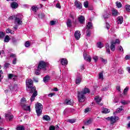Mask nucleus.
<instances>
[{"label":"nucleus","instance_id":"1","mask_svg":"<svg viewBox=\"0 0 130 130\" xmlns=\"http://www.w3.org/2000/svg\"><path fill=\"white\" fill-rule=\"evenodd\" d=\"M26 90L30 91V93H33L30 98V102H32L35 100V98L38 95L36 87H33V81L31 79H27L26 80Z\"/></svg>","mask_w":130,"mask_h":130},{"label":"nucleus","instance_id":"2","mask_svg":"<svg viewBox=\"0 0 130 130\" xmlns=\"http://www.w3.org/2000/svg\"><path fill=\"white\" fill-rule=\"evenodd\" d=\"M10 20H13L14 19V24L13 28L14 30H17L18 29V26L20 25H22L23 21H22V17H21V15L17 14L16 15H13L9 17Z\"/></svg>","mask_w":130,"mask_h":130},{"label":"nucleus","instance_id":"3","mask_svg":"<svg viewBox=\"0 0 130 130\" xmlns=\"http://www.w3.org/2000/svg\"><path fill=\"white\" fill-rule=\"evenodd\" d=\"M90 93V89L85 88L81 92H78V100L79 102H84L86 100V94Z\"/></svg>","mask_w":130,"mask_h":130},{"label":"nucleus","instance_id":"4","mask_svg":"<svg viewBox=\"0 0 130 130\" xmlns=\"http://www.w3.org/2000/svg\"><path fill=\"white\" fill-rule=\"evenodd\" d=\"M36 111L37 113V115L38 116H40L42 113V109H43V106L42 104L39 103H37L35 105Z\"/></svg>","mask_w":130,"mask_h":130},{"label":"nucleus","instance_id":"5","mask_svg":"<svg viewBox=\"0 0 130 130\" xmlns=\"http://www.w3.org/2000/svg\"><path fill=\"white\" fill-rule=\"evenodd\" d=\"M25 103H26V99L23 98L22 99H21V103H20V105L21 107H22L24 110H26L27 111H31L30 106H27L25 105Z\"/></svg>","mask_w":130,"mask_h":130},{"label":"nucleus","instance_id":"6","mask_svg":"<svg viewBox=\"0 0 130 130\" xmlns=\"http://www.w3.org/2000/svg\"><path fill=\"white\" fill-rule=\"evenodd\" d=\"M46 69V62L41 60L40 61L38 66V70H45Z\"/></svg>","mask_w":130,"mask_h":130},{"label":"nucleus","instance_id":"7","mask_svg":"<svg viewBox=\"0 0 130 130\" xmlns=\"http://www.w3.org/2000/svg\"><path fill=\"white\" fill-rule=\"evenodd\" d=\"M107 120H110L111 124H113L116 120H118V117H116V116L109 117L106 118Z\"/></svg>","mask_w":130,"mask_h":130},{"label":"nucleus","instance_id":"8","mask_svg":"<svg viewBox=\"0 0 130 130\" xmlns=\"http://www.w3.org/2000/svg\"><path fill=\"white\" fill-rule=\"evenodd\" d=\"M83 57L85 60H86V61H88L89 62H91V56L88 55L87 54V52L85 51L83 52Z\"/></svg>","mask_w":130,"mask_h":130},{"label":"nucleus","instance_id":"9","mask_svg":"<svg viewBox=\"0 0 130 130\" xmlns=\"http://www.w3.org/2000/svg\"><path fill=\"white\" fill-rule=\"evenodd\" d=\"M94 100H95V102H96L97 104H98L99 105H100L101 106H102V105H103V103H100V102H101V100H102V99L99 96L97 95L95 96Z\"/></svg>","mask_w":130,"mask_h":130},{"label":"nucleus","instance_id":"10","mask_svg":"<svg viewBox=\"0 0 130 130\" xmlns=\"http://www.w3.org/2000/svg\"><path fill=\"white\" fill-rule=\"evenodd\" d=\"M8 77L9 80H13V81H16L18 78L17 75H14L13 74H8Z\"/></svg>","mask_w":130,"mask_h":130},{"label":"nucleus","instance_id":"11","mask_svg":"<svg viewBox=\"0 0 130 130\" xmlns=\"http://www.w3.org/2000/svg\"><path fill=\"white\" fill-rule=\"evenodd\" d=\"M10 57L13 58L12 60L13 64H16V63H17V55L15 54L12 53L10 54Z\"/></svg>","mask_w":130,"mask_h":130},{"label":"nucleus","instance_id":"12","mask_svg":"<svg viewBox=\"0 0 130 130\" xmlns=\"http://www.w3.org/2000/svg\"><path fill=\"white\" fill-rule=\"evenodd\" d=\"M75 6L76 7L77 9H79V10H81L82 8V3L79 1H76L75 2Z\"/></svg>","mask_w":130,"mask_h":130},{"label":"nucleus","instance_id":"13","mask_svg":"<svg viewBox=\"0 0 130 130\" xmlns=\"http://www.w3.org/2000/svg\"><path fill=\"white\" fill-rule=\"evenodd\" d=\"M78 21L80 23V24H84L85 23V17L83 15H80L78 17Z\"/></svg>","mask_w":130,"mask_h":130},{"label":"nucleus","instance_id":"14","mask_svg":"<svg viewBox=\"0 0 130 130\" xmlns=\"http://www.w3.org/2000/svg\"><path fill=\"white\" fill-rule=\"evenodd\" d=\"M74 35H75V37L76 39H77V40H79L80 39V38H81V32L79 30L75 31Z\"/></svg>","mask_w":130,"mask_h":130},{"label":"nucleus","instance_id":"15","mask_svg":"<svg viewBox=\"0 0 130 130\" xmlns=\"http://www.w3.org/2000/svg\"><path fill=\"white\" fill-rule=\"evenodd\" d=\"M10 89L11 91H17V90H18V85H11L10 86Z\"/></svg>","mask_w":130,"mask_h":130},{"label":"nucleus","instance_id":"16","mask_svg":"<svg viewBox=\"0 0 130 130\" xmlns=\"http://www.w3.org/2000/svg\"><path fill=\"white\" fill-rule=\"evenodd\" d=\"M5 117L6 119H8L9 120H10V121H11V120H12L13 118H14V116H13L12 114L10 113L6 114Z\"/></svg>","mask_w":130,"mask_h":130},{"label":"nucleus","instance_id":"17","mask_svg":"<svg viewBox=\"0 0 130 130\" xmlns=\"http://www.w3.org/2000/svg\"><path fill=\"white\" fill-rule=\"evenodd\" d=\"M99 80L100 81H103L104 80V76L103 75V71H102L99 73Z\"/></svg>","mask_w":130,"mask_h":130},{"label":"nucleus","instance_id":"18","mask_svg":"<svg viewBox=\"0 0 130 130\" xmlns=\"http://www.w3.org/2000/svg\"><path fill=\"white\" fill-rule=\"evenodd\" d=\"M118 12H117V10H116L115 9H113L112 10V16H114V17H116V16H118Z\"/></svg>","mask_w":130,"mask_h":130},{"label":"nucleus","instance_id":"19","mask_svg":"<svg viewBox=\"0 0 130 130\" xmlns=\"http://www.w3.org/2000/svg\"><path fill=\"white\" fill-rule=\"evenodd\" d=\"M61 63L62 66H67L68 64V60L66 58H62L60 59Z\"/></svg>","mask_w":130,"mask_h":130},{"label":"nucleus","instance_id":"20","mask_svg":"<svg viewBox=\"0 0 130 130\" xmlns=\"http://www.w3.org/2000/svg\"><path fill=\"white\" fill-rule=\"evenodd\" d=\"M74 102L71 101L70 100H66L64 103V104L66 105H73Z\"/></svg>","mask_w":130,"mask_h":130},{"label":"nucleus","instance_id":"21","mask_svg":"<svg viewBox=\"0 0 130 130\" xmlns=\"http://www.w3.org/2000/svg\"><path fill=\"white\" fill-rule=\"evenodd\" d=\"M43 120H46V121H49L50 120V117L47 115H44L43 117Z\"/></svg>","mask_w":130,"mask_h":130},{"label":"nucleus","instance_id":"22","mask_svg":"<svg viewBox=\"0 0 130 130\" xmlns=\"http://www.w3.org/2000/svg\"><path fill=\"white\" fill-rule=\"evenodd\" d=\"M11 7L12 9H17L18 8V4L16 2H13L11 4Z\"/></svg>","mask_w":130,"mask_h":130},{"label":"nucleus","instance_id":"23","mask_svg":"<svg viewBox=\"0 0 130 130\" xmlns=\"http://www.w3.org/2000/svg\"><path fill=\"white\" fill-rule=\"evenodd\" d=\"M122 22H123V18L122 16H119L118 17L117 23L122 24Z\"/></svg>","mask_w":130,"mask_h":130},{"label":"nucleus","instance_id":"24","mask_svg":"<svg viewBox=\"0 0 130 130\" xmlns=\"http://www.w3.org/2000/svg\"><path fill=\"white\" fill-rule=\"evenodd\" d=\"M50 80V77L49 76L47 75L43 78V81L44 83H48V81Z\"/></svg>","mask_w":130,"mask_h":130},{"label":"nucleus","instance_id":"25","mask_svg":"<svg viewBox=\"0 0 130 130\" xmlns=\"http://www.w3.org/2000/svg\"><path fill=\"white\" fill-rule=\"evenodd\" d=\"M67 25L68 27H72V20L71 19H68L67 22Z\"/></svg>","mask_w":130,"mask_h":130},{"label":"nucleus","instance_id":"26","mask_svg":"<svg viewBox=\"0 0 130 130\" xmlns=\"http://www.w3.org/2000/svg\"><path fill=\"white\" fill-rule=\"evenodd\" d=\"M110 112V110L107 108H105L102 111V113H109Z\"/></svg>","mask_w":130,"mask_h":130},{"label":"nucleus","instance_id":"27","mask_svg":"<svg viewBox=\"0 0 130 130\" xmlns=\"http://www.w3.org/2000/svg\"><path fill=\"white\" fill-rule=\"evenodd\" d=\"M10 37L8 35L6 36L5 39H4V42L8 43L9 41H10Z\"/></svg>","mask_w":130,"mask_h":130},{"label":"nucleus","instance_id":"28","mask_svg":"<svg viewBox=\"0 0 130 130\" xmlns=\"http://www.w3.org/2000/svg\"><path fill=\"white\" fill-rule=\"evenodd\" d=\"M92 59H93L94 62H97L98 61V59H99V57L94 55L92 57Z\"/></svg>","mask_w":130,"mask_h":130},{"label":"nucleus","instance_id":"29","mask_svg":"<svg viewBox=\"0 0 130 130\" xmlns=\"http://www.w3.org/2000/svg\"><path fill=\"white\" fill-rule=\"evenodd\" d=\"M86 26H87L86 28L87 29H91L92 27H93V25L92 24V23L91 22H88Z\"/></svg>","mask_w":130,"mask_h":130},{"label":"nucleus","instance_id":"30","mask_svg":"<svg viewBox=\"0 0 130 130\" xmlns=\"http://www.w3.org/2000/svg\"><path fill=\"white\" fill-rule=\"evenodd\" d=\"M81 81H82V78L81 77H77L76 80V83L80 84V83H81Z\"/></svg>","mask_w":130,"mask_h":130},{"label":"nucleus","instance_id":"31","mask_svg":"<svg viewBox=\"0 0 130 130\" xmlns=\"http://www.w3.org/2000/svg\"><path fill=\"white\" fill-rule=\"evenodd\" d=\"M103 16H104V19H107V18H109L110 14L109 13H108L107 12H105L104 13Z\"/></svg>","mask_w":130,"mask_h":130},{"label":"nucleus","instance_id":"32","mask_svg":"<svg viewBox=\"0 0 130 130\" xmlns=\"http://www.w3.org/2000/svg\"><path fill=\"white\" fill-rule=\"evenodd\" d=\"M17 130H25L24 126H19L16 127Z\"/></svg>","mask_w":130,"mask_h":130},{"label":"nucleus","instance_id":"33","mask_svg":"<svg viewBox=\"0 0 130 130\" xmlns=\"http://www.w3.org/2000/svg\"><path fill=\"white\" fill-rule=\"evenodd\" d=\"M97 46L99 48H102L103 47V44L101 42H99L97 44Z\"/></svg>","mask_w":130,"mask_h":130},{"label":"nucleus","instance_id":"34","mask_svg":"<svg viewBox=\"0 0 130 130\" xmlns=\"http://www.w3.org/2000/svg\"><path fill=\"white\" fill-rule=\"evenodd\" d=\"M92 121L93 120H92V119H89L85 122V124H86V125H88V124H90V123H92Z\"/></svg>","mask_w":130,"mask_h":130},{"label":"nucleus","instance_id":"35","mask_svg":"<svg viewBox=\"0 0 130 130\" xmlns=\"http://www.w3.org/2000/svg\"><path fill=\"white\" fill-rule=\"evenodd\" d=\"M6 33H11V34H15V32L14 31H12V30L10 29V28H7L6 29Z\"/></svg>","mask_w":130,"mask_h":130},{"label":"nucleus","instance_id":"36","mask_svg":"<svg viewBox=\"0 0 130 130\" xmlns=\"http://www.w3.org/2000/svg\"><path fill=\"white\" fill-rule=\"evenodd\" d=\"M116 7H117V8H121L122 7V5L121 3L119 2H116Z\"/></svg>","mask_w":130,"mask_h":130},{"label":"nucleus","instance_id":"37","mask_svg":"<svg viewBox=\"0 0 130 130\" xmlns=\"http://www.w3.org/2000/svg\"><path fill=\"white\" fill-rule=\"evenodd\" d=\"M24 45H25V47H29V46H30V45H31V43L29 41H26V42H25Z\"/></svg>","mask_w":130,"mask_h":130},{"label":"nucleus","instance_id":"38","mask_svg":"<svg viewBox=\"0 0 130 130\" xmlns=\"http://www.w3.org/2000/svg\"><path fill=\"white\" fill-rule=\"evenodd\" d=\"M6 36V34L3 31H0V38H4Z\"/></svg>","mask_w":130,"mask_h":130},{"label":"nucleus","instance_id":"39","mask_svg":"<svg viewBox=\"0 0 130 130\" xmlns=\"http://www.w3.org/2000/svg\"><path fill=\"white\" fill-rule=\"evenodd\" d=\"M86 36H87L88 37H90V35H91V31H90V30L87 29L86 30Z\"/></svg>","mask_w":130,"mask_h":130},{"label":"nucleus","instance_id":"40","mask_svg":"<svg viewBox=\"0 0 130 130\" xmlns=\"http://www.w3.org/2000/svg\"><path fill=\"white\" fill-rule=\"evenodd\" d=\"M68 121L69 122H70V123H75V122H76V119H69Z\"/></svg>","mask_w":130,"mask_h":130},{"label":"nucleus","instance_id":"41","mask_svg":"<svg viewBox=\"0 0 130 130\" xmlns=\"http://www.w3.org/2000/svg\"><path fill=\"white\" fill-rule=\"evenodd\" d=\"M122 110V109H120V108H118L116 112H114L113 113V114H116V113H119V112H120V111H121Z\"/></svg>","mask_w":130,"mask_h":130},{"label":"nucleus","instance_id":"42","mask_svg":"<svg viewBox=\"0 0 130 130\" xmlns=\"http://www.w3.org/2000/svg\"><path fill=\"white\" fill-rule=\"evenodd\" d=\"M111 49H114L115 48V43H112L110 47Z\"/></svg>","mask_w":130,"mask_h":130},{"label":"nucleus","instance_id":"43","mask_svg":"<svg viewBox=\"0 0 130 130\" xmlns=\"http://www.w3.org/2000/svg\"><path fill=\"white\" fill-rule=\"evenodd\" d=\"M41 70H38V68H37V70L36 71V72H35V74L37 75V76H38L39 75H40V71Z\"/></svg>","mask_w":130,"mask_h":130},{"label":"nucleus","instance_id":"44","mask_svg":"<svg viewBox=\"0 0 130 130\" xmlns=\"http://www.w3.org/2000/svg\"><path fill=\"white\" fill-rule=\"evenodd\" d=\"M31 10L34 11V12H36V11H37V10H38V8L37 7H35V6H32L31 7Z\"/></svg>","mask_w":130,"mask_h":130},{"label":"nucleus","instance_id":"45","mask_svg":"<svg viewBox=\"0 0 130 130\" xmlns=\"http://www.w3.org/2000/svg\"><path fill=\"white\" fill-rule=\"evenodd\" d=\"M101 61H102V62H103V63L106 64L107 63V60L104 59L103 58H101Z\"/></svg>","mask_w":130,"mask_h":130},{"label":"nucleus","instance_id":"46","mask_svg":"<svg viewBox=\"0 0 130 130\" xmlns=\"http://www.w3.org/2000/svg\"><path fill=\"white\" fill-rule=\"evenodd\" d=\"M56 23V21L54 20H52L50 22V25H51V26L54 25V24Z\"/></svg>","mask_w":130,"mask_h":130},{"label":"nucleus","instance_id":"47","mask_svg":"<svg viewBox=\"0 0 130 130\" xmlns=\"http://www.w3.org/2000/svg\"><path fill=\"white\" fill-rule=\"evenodd\" d=\"M127 91H128V87H126L124 89V94L126 95V93H127Z\"/></svg>","mask_w":130,"mask_h":130},{"label":"nucleus","instance_id":"48","mask_svg":"<svg viewBox=\"0 0 130 130\" xmlns=\"http://www.w3.org/2000/svg\"><path fill=\"white\" fill-rule=\"evenodd\" d=\"M126 11L127 12H130V6L127 5L125 7Z\"/></svg>","mask_w":130,"mask_h":130},{"label":"nucleus","instance_id":"49","mask_svg":"<svg viewBox=\"0 0 130 130\" xmlns=\"http://www.w3.org/2000/svg\"><path fill=\"white\" fill-rule=\"evenodd\" d=\"M89 6V3H88V2H85L84 3V7H85V8H88Z\"/></svg>","mask_w":130,"mask_h":130},{"label":"nucleus","instance_id":"50","mask_svg":"<svg viewBox=\"0 0 130 130\" xmlns=\"http://www.w3.org/2000/svg\"><path fill=\"white\" fill-rule=\"evenodd\" d=\"M55 129V126L53 125H51L49 127V130H54Z\"/></svg>","mask_w":130,"mask_h":130},{"label":"nucleus","instance_id":"51","mask_svg":"<svg viewBox=\"0 0 130 130\" xmlns=\"http://www.w3.org/2000/svg\"><path fill=\"white\" fill-rule=\"evenodd\" d=\"M121 103L122 104H123V105H126V104H127V102L126 101H123V100L121 101Z\"/></svg>","mask_w":130,"mask_h":130},{"label":"nucleus","instance_id":"52","mask_svg":"<svg viewBox=\"0 0 130 130\" xmlns=\"http://www.w3.org/2000/svg\"><path fill=\"white\" fill-rule=\"evenodd\" d=\"M125 59L126 60H128V59H130V55H126L125 56Z\"/></svg>","mask_w":130,"mask_h":130},{"label":"nucleus","instance_id":"53","mask_svg":"<svg viewBox=\"0 0 130 130\" xmlns=\"http://www.w3.org/2000/svg\"><path fill=\"white\" fill-rule=\"evenodd\" d=\"M4 67H5V68H6L7 69V68H8L9 67H10V63H5L4 64Z\"/></svg>","mask_w":130,"mask_h":130},{"label":"nucleus","instance_id":"54","mask_svg":"<svg viewBox=\"0 0 130 130\" xmlns=\"http://www.w3.org/2000/svg\"><path fill=\"white\" fill-rule=\"evenodd\" d=\"M89 111H90V108H87L85 109V111H84V112H85V113H88V112Z\"/></svg>","mask_w":130,"mask_h":130},{"label":"nucleus","instance_id":"55","mask_svg":"<svg viewBox=\"0 0 130 130\" xmlns=\"http://www.w3.org/2000/svg\"><path fill=\"white\" fill-rule=\"evenodd\" d=\"M53 95H54V93L51 92V93L48 94V96H49L50 98L52 97V96H53Z\"/></svg>","mask_w":130,"mask_h":130},{"label":"nucleus","instance_id":"56","mask_svg":"<svg viewBox=\"0 0 130 130\" xmlns=\"http://www.w3.org/2000/svg\"><path fill=\"white\" fill-rule=\"evenodd\" d=\"M83 48H85L86 49H87V48H88V44L87 43H85L83 47Z\"/></svg>","mask_w":130,"mask_h":130},{"label":"nucleus","instance_id":"57","mask_svg":"<svg viewBox=\"0 0 130 130\" xmlns=\"http://www.w3.org/2000/svg\"><path fill=\"white\" fill-rule=\"evenodd\" d=\"M56 8H58V9H60L61 8L60 5L58 3L56 5Z\"/></svg>","mask_w":130,"mask_h":130},{"label":"nucleus","instance_id":"58","mask_svg":"<svg viewBox=\"0 0 130 130\" xmlns=\"http://www.w3.org/2000/svg\"><path fill=\"white\" fill-rule=\"evenodd\" d=\"M118 73H119V74H123V70H122L121 69H119L118 70Z\"/></svg>","mask_w":130,"mask_h":130},{"label":"nucleus","instance_id":"59","mask_svg":"<svg viewBox=\"0 0 130 130\" xmlns=\"http://www.w3.org/2000/svg\"><path fill=\"white\" fill-rule=\"evenodd\" d=\"M113 43H115V44H116V43H119V40L116 39V40H115V42Z\"/></svg>","mask_w":130,"mask_h":130},{"label":"nucleus","instance_id":"60","mask_svg":"<svg viewBox=\"0 0 130 130\" xmlns=\"http://www.w3.org/2000/svg\"><path fill=\"white\" fill-rule=\"evenodd\" d=\"M106 26H107V29H108V30H109V28H110L109 23H106Z\"/></svg>","mask_w":130,"mask_h":130},{"label":"nucleus","instance_id":"61","mask_svg":"<svg viewBox=\"0 0 130 130\" xmlns=\"http://www.w3.org/2000/svg\"><path fill=\"white\" fill-rule=\"evenodd\" d=\"M106 52L108 54H110V49H107Z\"/></svg>","mask_w":130,"mask_h":130},{"label":"nucleus","instance_id":"62","mask_svg":"<svg viewBox=\"0 0 130 130\" xmlns=\"http://www.w3.org/2000/svg\"><path fill=\"white\" fill-rule=\"evenodd\" d=\"M117 90H118L119 92H120V86H117Z\"/></svg>","mask_w":130,"mask_h":130},{"label":"nucleus","instance_id":"63","mask_svg":"<svg viewBox=\"0 0 130 130\" xmlns=\"http://www.w3.org/2000/svg\"><path fill=\"white\" fill-rule=\"evenodd\" d=\"M106 49H109V44H106Z\"/></svg>","mask_w":130,"mask_h":130},{"label":"nucleus","instance_id":"64","mask_svg":"<svg viewBox=\"0 0 130 130\" xmlns=\"http://www.w3.org/2000/svg\"><path fill=\"white\" fill-rule=\"evenodd\" d=\"M102 91H107V88L105 87L102 89Z\"/></svg>","mask_w":130,"mask_h":130}]
</instances>
